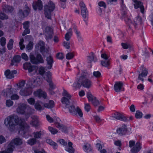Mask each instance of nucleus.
<instances>
[{
    "label": "nucleus",
    "instance_id": "obj_8",
    "mask_svg": "<svg viewBox=\"0 0 153 153\" xmlns=\"http://www.w3.org/2000/svg\"><path fill=\"white\" fill-rule=\"evenodd\" d=\"M22 140L19 138H16L12 140L7 146V152L12 153L16 146H19L22 144Z\"/></svg>",
    "mask_w": 153,
    "mask_h": 153
},
{
    "label": "nucleus",
    "instance_id": "obj_56",
    "mask_svg": "<svg viewBox=\"0 0 153 153\" xmlns=\"http://www.w3.org/2000/svg\"><path fill=\"white\" fill-rule=\"evenodd\" d=\"M91 107L89 104L87 103H85L84 108L85 111L88 112L91 109Z\"/></svg>",
    "mask_w": 153,
    "mask_h": 153
},
{
    "label": "nucleus",
    "instance_id": "obj_57",
    "mask_svg": "<svg viewBox=\"0 0 153 153\" xmlns=\"http://www.w3.org/2000/svg\"><path fill=\"white\" fill-rule=\"evenodd\" d=\"M36 141L35 139H29L27 141V143L30 145H32L35 143Z\"/></svg>",
    "mask_w": 153,
    "mask_h": 153
},
{
    "label": "nucleus",
    "instance_id": "obj_61",
    "mask_svg": "<svg viewBox=\"0 0 153 153\" xmlns=\"http://www.w3.org/2000/svg\"><path fill=\"white\" fill-rule=\"evenodd\" d=\"M137 88L138 90L141 91L144 89V86L143 84H140L137 86Z\"/></svg>",
    "mask_w": 153,
    "mask_h": 153
},
{
    "label": "nucleus",
    "instance_id": "obj_49",
    "mask_svg": "<svg viewBox=\"0 0 153 153\" xmlns=\"http://www.w3.org/2000/svg\"><path fill=\"white\" fill-rule=\"evenodd\" d=\"M122 72V68L120 66H119L116 68L114 71V72L117 74H120Z\"/></svg>",
    "mask_w": 153,
    "mask_h": 153
},
{
    "label": "nucleus",
    "instance_id": "obj_34",
    "mask_svg": "<svg viewBox=\"0 0 153 153\" xmlns=\"http://www.w3.org/2000/svg\"><path fill=\"white\" fill-rule=\"evenodd\" d=\"M86 96L89 102H92L96 98L90 92H88L87 93Z\"/></svg>",
    "mask_w": 153,
    "mask_h": 153
},
{
    "label": "nucleus",
    "instance_id": "obj_46",
    "mask_svg": "<svg viewBox=\"0 0 153 153\" xmlns=\"http://www.w3.org/2000/svg\"><path fill=\"white\" fill-rule=\"evenodd\" d=\"M13 102L10 100H8L6 101V105L8 107H10L13 105Z\"/></svg>",
    "mask_w": 153,
    "mask_h": 153
},
{
    "label": "nucleus",
    "instance_id": "obj_64",
    "mask_svg": "<svg viewBox=\"0 0 153 153\" xmlns=\"http://www.w3.org/2000/svg\"><path fill=\"white\" fill-rule=\"evenodd\" d=\"M56 57L58 59H62L63 58L64 56L62 53H59L57 54Z\"/></svg>",
    "mask_w": 153,
    "mask_h": 153
},
{
    "label": "nucleus",
    "instance_id": "obj_35",
    "mask_svg": "<svg viewBox=\"0 0 153 153\" xmlns=\"http://www.w3.org/2000/svg\"><path fill=\"white\" fill-rule=\"evenodd\" d=\"M46 142L53 146V148L54 149H56L57 147V144L53 141L52 140L50 139H47L46 140Z\"/></svg>",
    "mask_w": 153,
    "mask_h": 153
},
{
    "label": "nucleus",
    "instance_id": "obj_21",
    "mask_svg": "<svg viewBox=\"0 0 153 153\" xmlns=\"http://www.w3.org/2000/svg\"><path fill=\"white\" fill-rule=\"evenodd\" d=\"M133 1L135 3L134 4V8L135 9L140 8L141 12L143 13L144 12V8L143 4L140 1H137L136 0H133Z\"/></svg>",
    "mask_w": 153,
    "mask_h": 153
},
{
    "label": "nucleus",
    "instance_id": "obj_60",
    "mask_svg": "<svg viewBox=\"0 0 153 153\" xmlns=\"http://www.w3.org/2000/svg\"><path fill=\"white\" fill-rule=\"evenodd\" d=\"M22 58L25 61L28 59V58L27 55L25 53H23L21 55Z\"/></svg>",
    "mask_w": 153,
    "mask_h": 153
},
{
    "label": "nucleus",
    "instance_id": "obj_22",
    "mask_svg": "<svg viewBox=\"0 0 153 153\" xmlns=\"http://www.w3.org/2000/svg\"><path fill=\"white\" fill-rule=\"evenodd\" d=\"M126 126L125 125H123L117 131V133L120 135H122L126 134L127 132Z\"/></svg>",
    "mask_w": 153,
    "mask_h": 153
},
{
    "label": "nucleus",
    "instance_id": "obj_40",
    "mask_svg": "<svg viewBox=\"0 0 153 153\" xmlns=\"http://www.w3.org/2000/svg\"><path fill=\"white\" fill-rule=\"evenodd\" d=\"M135 116L137 119H140L143 116V113L140 111L137 110L135 114Z\"/></svg>",
    "mask_w": 153,
    "mask_h": 153
},
{
    "label": "nucleus",
    "instance_id": "obj_15",
    "mask_svg": "<svg viewBox=\"0 0 153 153\" xmlns=\"http://www.w3.org/2000/svg\"><path fill=\"white\" fill-rule=\"evenodd\" d=\"M46 36V39L47 40L51 39L53 37V30L49 27H47L44 31Z\"/></svg>",
    "mask_w": 153,
    "mask_h": 153
},
{
    "label": "nucleus",
    "instance_id": "obj_6",
    "mask_svg": "<svg viewBox=\"0 0 153 153\" xmlns=\"http://www.w3.org/2000/svg\"><path fill=\"white\" fill-rule=\"evenodd\" d=\"M31 109L30 107L27 105L20 103L16 111L19 114H24L26 116H29L31 114Z\"/></svg>",
    "mask_w": 153,
    "mask_h": 153
},
{
    "label": "nucleus",
    "instance_id": "obj_16",
    "mask_svg": "<svg viewBox=\"0 0 153 153\" xmlns=\"http://www.w3.org/2000/svg\"><path fill=\"white\" fill-rule=\"evenodd\" d=\"M73 110L71 111L69 110L71 112V114L73 115L76 116H79L80 117H82L83 116V113L81 109L78 107H76V108H72Z\"/></svg>",
    "mask_w": 153,
    "mask_h": 153
},
{
    "label": "nucleus",
    "instance_id": "obj_5",
    "mask_svg": "<svg viewBox=\"0 0 153 153\" xmlns=\"http://www.w3.org/2000/svg\"><path fill=\"white\" fill-rule=\"evenodd\" d=\"M62 95L63 97L62 98L61 101L62 103L65 104V105L64 108L65 111L67 112H69L71 114V112L69 110L71 111L73 110L72 108H76L74 105L70 104V100L71 96L67 91L65 89H63Z\"/></svg>",
    "mask_w": 153,
    "mask_h": 153
},
{
    "label": "nucleus",
    "instance_id": "obj_11",
    "mask_svg": "<svg viewBox=\"0 0 153 153\" xmlns=\"http://www.w3.org/2000/svg\"><path fill=\"white\" fill-rule=\"evenodd\" d=\"M23 68L25 69H28L29 75L32 76L36 72L37 67L32 66L30 63L26 62L23 65Z\"/></svg>",
    "mask_w": 153,
    "mask_h": 153
},
{
    "label": "nucleus",
    "instance_id": "obj_20",
    "mask_svg": "<svg viewBox=\"0 0 153 153\" xmlns=\"http://www.w3.org/2000/svg\"><path fill=\"white\" fill-rule=\"evenodd\" d=\"M33 7L35 10H42L43 8L42 1L40 0H38L37 1L34 2L33 4Z\"/></svg>",
    "mask_w": 153,
    "mask_h": 153
},
{
    "label": "nucleus",
    "instance_id": "obj_31",
    "mask_svg": "<svg viewBox=\"0 0 153 153\" xmlns=\"http://www.w3.org/2000/svg\"><path fill=\"white\" fill-rule=\"evenodd\" d=\"M72 143L71 142H69L68 146L65 147V150L69 153H74V149L72 147Z\"/></svg>",
    "mask_w": 153,
    "mask_h": 153
},
{
    "label": "nucleus",
    "instance_id": "obj_48",
    "mask_svg": "<svg viewBox=\"0 0 153 153\" xmlns=\"http://www.w3.org/2000/svg\"><path fill=\"white\" fill-rule=\"evenodd\" d=\"M141 21V18L139 16L136 17L134 20V22L136 24H140Z\"/></svg>",
    "mask_w": 153,
    "mask_h": 153
},
{
    "label": "nucleus",
    "instance_id": "obj_12",
    "mask_svg": "<svg viewBox=\"0 0 153 153\" xmlns=\"http://www.w3.org/2000/svg\"><path fill=\"white\" fill-rule=\"evenodd\" d=\"M79 6L81 9V14L84 20L86 22L88 19V13L85 4L83 2H81Z\"/></svg>",
    "mask_w": 153,
    "mask_h": 153
},
{
    "label": "nucleus",
    "instance_id": "obj_42",
    "mask_svg": "<svg viewBox=\"0 0 153 153\" xmlns=\"http://www.w3.org/2000/svg\"><path fill=\"white\" fill-rule=\"evenodd\" d=\"M48 129L51 133L53 134H56L58 132V131L56 129L54 128L51 127H48Z\"/></svg>",
    "mask_w": 153,
    "mask_h": 153
},
{
    "label": "nucleus",
    "instance_id": "obj_29",
    "mask_svg": "<svg viewBox=\"0 0 153 153\" xmlns=\"http://www.w3.org/2000/svg\"><path fill=\"white\" fill-rule=\"evenodd\" d=\"M21 60V57L19 56H16L14 57L12 61L11 65H16Z\"/></svg>",
    "mask_w": 153,
    "mask_h": 153
},
{
    "label": "nucleus",
    "instance_id": "obj_38",
    "mask_svg": "<svg viewBox=\"0 0 153 153\" xmlns=\"http://www.w3.org/2000/svg\"><path fill=\"white\" fill-rule=\"evenodd\" d=\"M95 59V55L93 53H91V54L88 56L87 60L88 62H91L94 60Z\"/></svg>",
    "mask_w": 153,
    "mask_h": 153
},
{
    "label": "nucleus",
    "instance_id": "obj_1",
    "mask_svg": "<svg viewBox=\"0 0 153 153\" xmlns=\"http://www.w3.org/2000/svg\"><path fill=\"white\" fill-rule=\"evenodd\" d=\"M4 124L11 132L14 131L15 126H18L19 132L21 134L25 133L28 131L29 127L25 120L21 119L19 120L18 117L14 115L9 116L5 118Z\"/></svg>",
    "mask_w": 153,
    "mask_h": 153
},
{
    "label": "nucleus",
    "instance_id": "obj_23",
    "mask_svg": "<svg viewBox=\"0 0 153 153\" xmlns=\"http://www.w3.org/2000/svg\"><path fill=\"white\" fill-rule=\"evenodd\" d=\"M147 74L148 71L147 69L145 68H143L141 73L139 74L138 77V79L143 82L144 78L145 77Z\"/></svg>",
    "mask_w": 153,
    "mask_h": 153
},
{
    "label": "nucleus",
    "instance_id": "obj_43",
    "mask_svg": "<svg viewBox=\"0 0 153 153\" xmlns=\"http://www.w3.org/2000/svg\"><path fill=\"white\" fill-rule=\"evenodd\" d=\"M10 97L11 100H18L19 97L18 95L16 94H13H13H12Z\"/></svg>",
    "mask_w": 153,
    "mask_h": 153
},
{
    "label": "nucleus",
    "instance_id": "obj_2",
    "mask_svg": "<svg viewBox=\"0 0 153 153\" xmlns=\"http://www.w3.org/2000/svg\"><path fill=\"white\" fill-rule=\"evenodd\" d=\"M89 75L86 72H82L77 75V78L73 84V87L76 88L81 85L84 87L89 88L92 86L93 84L91 80L88 78Z\"/></svg>",
    "mask_w": 153,
    "mask_h": 153
},
{
    "label": "nucleus",
    "instance_id": "obj_53",
    "mask_svg": "<svg viewBox=\"0 0 153 153\" xmlns=\"http://www.w3.org/2000/svg\"><path fill=\"white\" fill-rule=\"evenodd\" d=\"M28 102L30 105H33L35 104V99L33 98H30L27 100Z\"/></svg>",
    "mask_w": 153,
    "mask_h": 153
},
{
    "label": "nucleus",
    "instance_id": "obj_17",
    "mask_svg": "<svg viewBox=\"0 0 153 153\" xmlns=\"http://www.w3.org/2000/svg\"><path fill=\"white\" fill-rule=\"evenodd\" d=\"M123 84L122 82H119L115 83L114 86V90L116 92H119L124 90Z\"/></svg>",
    "mask_w": 153,
    "mask_h": 153
},
{
    "label": "nucleus",
    "instance_id": "obj_52",
    "mask_svg": "<svg viewBox=\"0 0 153 153\" xmlns=\"http://www.w3.org/2000/svg\"><path fill=\"white\" fill-rule=\"evenodd\" d=\"M6 39L4 37H2L0 40L1 45L2 46H4L6 44Z\"/></svg>",
    "mask_w": 153,
    "mask_h": 153
},
{
    "label": "nucleus",
    "instance_id": "obj_28",
    "mask_svg": "<svg viewBox=\"0 0 153 153\" xmlns=\"http://www.w3.org/2000/svg\"><path fill=\"white\" fill-rule=\"evenodd\" d=\"M48 65L47 68L51 69L52 67V64L53 62V60L52 57L51 56H49L47 57L46 59Z\"/></svg>",
    "mask_w": 153,
    "mask_h": 153
},
{
    "label": "nucleus",
    "instance_id": "obj_39",
    "mask_svg": "<svg viewBox=\"0 0 153 153\" xmlns=\"http://www.w3.org/2000/svg\"><path fill=\"white\" fill-rule=\"evenodd\" d=\"M14 42V41L12 39H10L7 45V47L8 50H11L13 47V45Z\"/></svg>",
    "mask_w": 153,
    "mask_h": 153
},
{
    "label": "nucleus",
    "instance_id": "obj_30",
    "mask_svg": "<svg viewBox=\"0 0 153 153\" xmlns=\"http://www.w3.org/2000/svg\"><path fill=\"white\" fill-rule=\"evenodd\" d=\"M83 149L84 152L88 153L91 150L90 145L88 143H85L83 146Z\"/></svg>",
    "mask_w": 153,
    "mask_h": 153
},
{
    "label": "nucleus",
    "instance_id": "obj_27",
    "mask_svg": "<svg viewBox=\"0 0 153 153\" xmlns=\"http://www.w3.org/2000/svg\"><path fill=\"white\" fill-rule=\"evenodd\" d=\"M30 11V9L27 7H25L23 12L22 10L19 11V13L22 17H24L28 16Z\"/></svg>",
    "mask_w": 153,
    "mask_h": 153
},
{
    "label": "nucleus",
    "instance_id": "obj_4",
    "mask_svg": "<svg viewBox=\"0 0 153 153\" xmlns=\"http://www.w3.org/2000/svg\"><path fill=\"white\" fill-rule=\"evenodd\" d=\"M39 74L41 75L42 77L46 80L49 83L50 86L49 91L50 93L51 94H53L54 92L52 91V90L55 88V85L51 82V72L48 71L45 73V68L42 66L39 67V68L37 67ZM37 69H36L37 70Z\"/></svg>",
    "mask_w": 153,
    "mask_h": 153
},
{
    "label": "nucleus",
    "instance_id": "obj_36",
    "mask_svg": "<svg viewBox=\"0 0 153 153\" xmlns=\"http://www.w3.org/2000/svg\"><path fill=\"white\" fill-rule=\"evenodd\" d=\"M101 64L102 65L105 67H108L110 65V60H106L101 61Z\"/></svg>",
    "mask_w": 153,
    "mask_h": 153
},
{
    "label": "nucleus",
    "instance_id": "obj_45",
    "mask_svg": "<svg viewBox=\"0 0 153 153\" xmlns=\"http://www.w3.org/2000/svg\"><path fill=\"white\" fill-rule=\"evenodd\" d=\"M74 31L77 35V38L79 41H82V38L80 36V32L76 28L74 29Z\"/></svg>",
    "mask_w": 153,
    "mask_h": 153
},
{
    "label": "nucleus",
    "instance_id": "obj_51",
    "mask_svg": "<svg viewBox=\"0 0 153 153\" xmlns=\"http://www.w3.org/2000/svg\"><path fill=\"white\" fill-rule=\"evenodd\" d=\"M24 42V40L23 39H20V42H19V44L20 49L21 50L23 49L25 47V46L23 43Z\"/></svg>",
    "mask_w": 153,
    "mask_h": 153
},
{
    "label": "nucleus",
    "instance_id": "obj_63",
    "mask_svg": "<svg viewBox=\"0 0 153 153\" xmlns=\"http://www.w3.org/2000/svg\"><path fill=\"white\" fill-rule=\"evenodd\" d=\"M130 111L132 112H134L135 111L136 108L134 105L132 104L129 107Z\"/></svg>",
    "mask_w": 153,
    "mask_h": 153
},
{
    "label": "nucleus",
    "instance_id": "obj_37",
    "mask_svg": "<svg viewBox=\"0 0 153 153\" xmlns=\"http://www.w3.org/2000/svg\"><path fill=\"white\" fill-rule=\"evenodd\" d=\"M72 34V30L71 29L69 30L67 33L65 35V38L66 40L67 41L69 40Z\"/></svg>",
    "mask_w": 153,
    "mask_h": 153
},
{
    "label": "nucleus",
    "instance_id": "obj_41",
    "mask_svg": "<svg viewBox=\"0 0 153 153\" xmlns=\"http://www.w3.org/2000/svg\"><path fill=\"white\" fill-rule=\"evenodd\" d=\"M25 84V81L23 80L19 82V83L17 84L15 86V88H22L24 86Z\"/></svg>",
    "mask_w": 153,
    "mask_h": 153
},
{
    "label": "nucleus",
    "instance_id": "obj_33",
    "mask_svg": "<svg viewBox=\"0 0 153 153\" xmlns=\"http://www.w3.org/2000/svg\"><path fill=\"white\" fill-rule=\"evenodd\" d=\"M56 126L59 128L62 132H64V133H67L68 129L65 126H63L61 124L57 123L56 125Z\"/></svg>",
    "mask_w": 153,
    "mask_h": 153
},
{
    "label": "nucleus",
    "instance_id": "obj_26",
    "mask_svg": "<svg viewBox=\"0 0 153 153\" xmlns=\"http://www.w3.org/2000/svg\"><path fill=\"white\" fill-rule=\"evenodd\" d=\"M35 108L38 111L43 110L44 109V107L43 106V104L42 102L38 101L36 102L34 105Z\"/></svg>",
    "mask_w": 153,
    "mask_h": 153
},
{
    "label": "nucleus",
    "instance_id": "obj_47",
    "mask_svg": "<svg viewBox=\"0 0 153 153\" xmlns=\"http://www.w3.org/2000/svg\"><path fill=\"white\" fill-rule=\"evenodd\" d=\"M91 103L94 106H97L100 104L101 102L96 98Z\"/></svg>",
    "mask_w": 153,
    "mask_h": 153
},
{
    "label": "nucleus",
    "instance_id": "obj_18",
    "mask_svg": "<svg viewBox=\"0 0 153 153\" xmlns=\"http://www.w3.org/2000/svg\"><path fill=\"white\" fill-rule=\"evenodd\" d=\"M36 48H40V52L43 54L44 52H47L48 51V49L45 48L44 43L42 41H40L36 45Z\"/></svg>",
    "mask_w": 153,
    "mask_h": 153
},
{
    "label": "nucleus",
    "instance_id": "obj_7",
    "mask_svg": "<svg viewBox=\"0 0 153 153\" xmlns=\"http://www.w3.org/2000/svg\"><path fill=\"white\" fill-rule=\"evenodd\" d=\"M129 145L130 148H132L130 150L131 153H137L142 148V143L140 141L135 143L134 140H130Z\"/></svg>",
    "mask_w": 153,
    "mask_h": 153
},
{
    "label": "nucleus",
    "instance_id": "obj_19",
    "mask_svg": "<svg viewBox=\"0 0 153 153\" xmlns=\"http://www.w3.org/2000/svg\"><path fill=\"white\" fill-rule=\"evenodd\" d=\"M17 72V71L15 70H13L11 71L10 70H7L5 71L4 74L6 78L11 79L14 77V74H16Z\"/></svg>",
    "mask_w": 153,
    "mask_h": 153
},
{
    "label": "nucleus",
    "instance_id": "obj_59",
    "mask_svg": "<svg viewBox=\"0 0 153 153\" xmlns=\"http://www.w3.org/2000/svg\"><path fill=\"white\" fill-rule=\"evenodd\" d=\"M93 74L94 76L97 78H99L101 76V73L98 71H94Z\"/></svg>",
    "mask_w": 153,
    "mask_h": 153
},
{
    "label": "nucleus",
    "instance_id": "obj_44",
    "mask_svg": "<svg viewBox=\"0 0 153 153\" xmlns=\"http://www.w3.org/2000/svg\"><path fill=\"white\" fill-rule=\"evenodd\" d=\"M33 136L35 139L40 138L41 136V132H34L33 134Z\"/></svg>",
    "mask_w": 153,
    "mask_h": 153
},
{
    "label": "nucleus",
    "instance_id": "obj_32",
    "mask_svg": "<svg viewBox=\"0 0 153 153\" xmlns=\"http://www.w3.org/2000/svg\"><path fill=\"white\" fill-rule=\"evenodd\" d=\"M44 106L45 107L48 108H51L54 107V102L53 101L50 100L48 103L44 104Z\"/></svg>",
    "mask_w": 153,
    "mask_h": 153
},
{
    "label": "nucleus",
    "instance_id": "obj_24",
    "mask_svg": "<svg viewBox=\"0 0 153 153\" xmlns=\"http://www.w3.org/2000/svg\"><path fill=\"white\" fill-rule=\"evenodd\" d=\"M34 95L39 97H42L44 98H45L46 97V94L45 92L42 91L40 89L37 90L34 92Z\"/></svg>",
    "mask_w": 153,
    "mask_h": 153
},
{
    "label": "nucleus",
    "instance_id": "obj_50",
    "mask_svg": "<svg viewBox=\"0 0 153 153\" xmlns=\"http://www.w3.org/2000/svg\"><path fill=\"white\" fill-rule=\"evenodd\" d=\"M101 57L102 59H104V60H110L109 56L105 53H102L101 54Z\"/></svg>",
    "mask_w": 153,
    "mask_h": 153
},
{
    "label": "nucleus",
    "instance_id": "obj_58",
    "mask_svg": "<svg viewBox=\"0 0 153 153\" xmlns=\"http://www.w3.org/2000/svg\"><path fill=\"white\" fill-rule=\"evenodd\" d=\"M33 43L32 42H30L26 46V48L28 50H31L33 48Z\"/></svg>",
    "mask_w": 153,
    "mask_h": 153
},
{
    "label": "nucleus",
    "instance_id": "obj_54",
    "mask_svg": "<svg viewBox=\"0 0 153 153\" xmlns=\"http://www.w3.org/2000/svg\"><path fill=\"white\" fill-rule=\"evenodd\" d=\"M74 55L73 53H69L66 55V58L68 59H70L73 58Z\"/></svg>",
    "mask_w": 153,
    "mask_h": 153
},
{
    "label": "nucleus",
    "instance_id": "obj_13",
    "mask_svg": "<svg viewBox=\"0 0 153 153\" xmlns=\"http://www.w3.org/2000/svg\"><path fill=\"white\" fill-rule=\"evenodd\" d=\"M30 61L33 64H36L38 63H43L44 60L41 56L40 54L37 55L36 58L32 53H30Z\"/></svg>",
    "mask_w": 153,
    "mask_h": 153
},
{
    "label": "nucleus",
    "instance_id": "obj_9",
    "mask_svg": "<svg viewBox=\"0 0 153 153\" xmlns=\"http://www.w3.org/2000/svg\"><path fill=\"white\" fill-rule=\"evenodd\" d=\"M55 6L54 3L51 1H50L48 4L44 7V12L45 17L48 19H51V13L55 9Z\"/></svg>",
    "mask_w": 153,
    "mask_h": 153
},
{
    "label": "nucleus",
    "instance_id": "obj_55",
    "mask_svg": "<svg viewBox=\"0 0 153 153\" xmlns=\"http://www.w3.org/2000/svg\"><path fill=\"white\" fill-rule=\"evenodd\" d=\"M8 18L7 16L2 13H0V19L2 20L6 19Z\"/></svg>",
    "mask_w": 153,
    "mask_h": 153
},
{
    "label": "nucleus",
    "instance_id": "obj_10",
    "mask_svg": "<svg viewBox=\"0 0 153 153\" xmlns=\"http://www.w3.org/2000/svg\"><path fill=\"white\" fill-rule=\"evenodd\" d=\"M16 91V88H12V86L9 85L7 88L4 89L2 92V95L5 97H10V95L13 94L14 92Z\"/></svg>",
    "mask_w": 153,
    "mask_h": 153
},
{
    "label": "nucleus",
    "instance_id": "obj_14",
    "mask_svg": "<svg viewBox=\"0 0 153 153\" xmlns=\"http://www.w3.org/2000/svg\"><path fill=\"white\" fill-rule=\"evenodd\" d=\"M111 120H117L125 121L126 120V118L122 113L116 112L112 114L110 117Z\"/></svg>",
    "mask_w": 153,
    "mask_h": 153
},
{
    "label": "nucleus",
    "instance_id": "obj_25",
    "mask_svg": "<svg viewBox=\"0 0 153 153\" xmlns=\"http://www.w3.org/2000/svg\"><path fill=\"white\" fill-rule=\"evenodd\" d=\"M30 124L33 126H37L39 125L38 118L36 116H33Z\"/></svg>",
    "mask_w": 153,
    "mask_h": 153
},
{
    "label": "nucleus",
    "instance_id": "obj_3",
    "mask_svg": "<svg viewBox=\"0 0 153 153\" xmlns=\"http://www.w3.org/2000/svg\"><path fill=\"white\" fill-rule=\"evenodd\" d=\"M40 82L39 79L36 78L35 79L33 78H31L27 82L26 88L22 89L20 90V94L24 96L30 95L32 93L33 88L39 85Z\"/></svg>",
    "mask_w": 153,
    "mask_h": 153
},
{
    "label": "nucleus",
    "instance_id": "obj_62",
    "mask_svg": "<svg viewBox=\"0 0 153 153\" xmlns=\"http://www.w3.org/2000/svg\"><path fill=\"white\" fill-rule=\"evenodd\" d=\"M98 5L100 7H103L104 8L106 7L105 3L103 1H100L98 3Z\"/></svg>",
    "mask_w": 153,
    "mask_h": 153
}]
</instances>
